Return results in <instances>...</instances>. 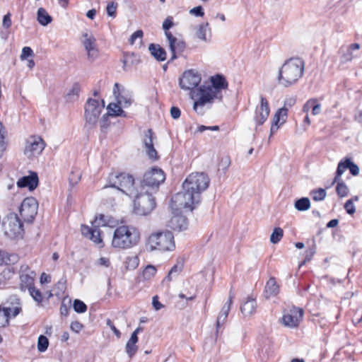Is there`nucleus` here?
Masks as SVG:
<instances>
[{
    "label": "nucleus",
    "mask_w": 362,
    "mask_h": 362,
    "mask_svg": "<svg viewBox=\"0 0 362 362\" xmlns=\"http://www.w3.org/2000/svg\"><path fill=\"white\" fill-rule=\"evenodd\" d=\"M81 91V87L78 83H75L71 88L66 95V100L67 102H73L78 99Z\"/></svg>",
    "instance_id": "nucleus-32"
},
{
    "label": "nucleus",
    "mask_w": 362,
    "mask_h": 362,
    "mask_svg": "<svg viewBox=\"0 0 362 362\" xmlns=\"http://www.w3.org/2000/svg\"><path fill=\"white\" fill-rule=\"evenodd\" d=\"M171 227L179 231L185 230L188 227V220L184 216H175L170 220Z\"/></svg>",
    "instance_id": "nucleus-28"
},
{
    "label": "nucleus",
    "mask_w": 362,
    "mask_h": 362,
    "mask_svg": "<svg viewBox=\"0 0 362 362\" xmlns=\"http://www.w3.org/2000/svg\"><path fill=\"white\" fill-rule=\"evenodd\" d=\"M352 161L351 158L345 157L339 162L334 175L335 181H337L340 177H341V175L346 169L349 170Z\"/></svg>",
    "instance_id": "nucleus-29"
},
{
    "label": "nucleus",
    "mask_w": 362,
    "mask_h": 362,
    "mask_svg": "<svg viewBox=\"0 0 362 362\" xmlns=\"http://www.w3.org/2000/svg\"><path fill=\"white\" fill-rule=\"evenodd\" d=\"M34 279L28 274H23L21 276V289L22 291H29L31 288L35 287Z\"/></svg>",
    "instance_id": "nucleus-33"
},
{
    "label": "nucleus",
    "mask_w": 362,
    "mask_h": 362,
    "mask_svg": "<svg viewBox=\"0 0 362 362\" xmlns=\"http://www.w3.org/2000/svg\"><path fill=\"white\" fill-rule=\"evenodd\" d=\"M349 173L353 176H356L359 174V168L358 166L352 161L351 165L349 168Z\"/></svg>",
    "instance_id": "nucleus-64"
},
{
    "label": "nucleus",
    "mask_w": 362,
    "mask_h": 362,
    "mask_svg": "<svg viewBox=\"0 0 362 362\" xmlns=\"http://www.w3.org/2000/svg\"><path fill=\"white\" fill-rule=\"evenodd\" d=\"M210 180L204 173H192L182 184V192L175 194L171 202L175 207L192 211L194 205L201 202V194L209 185Z\"/></svg>",
    "instance_id": "nucleus-1"
},
{
    "label": "nucleus",
    "mask_w": 362,
    "mask_h": 362,
    "mask_svg": "<svg viewBox=\"0 0 362 362\" xmlns=\"http://www.w3.org/2000/svg\"><path fill=\"white\" fill-rule=\"evenodd\" d=\"M126 352L129 358L134 356L137 351L136 344H132L131 341L128 340L125 346Z\"/></svg>",
    "instance_id": "nucleus-46"
},
{
    "label": "nucleus",
    "mask_w": 362,
    "mask_h": 362,
    "mask_svg": "<svg viewBox=\"0 0 362 362\" xmlns=\"http://www.w3.org/2000/svg\"><path fill=\"white\" fill-rule=\"evenodd\" d=\"M305 62L299 57H291L286 59L279 70L278 83L288 88L296 84L304 74Z\"/></svg>",
    "instance_id": "nucleus-2"
},
{
    "label": "nucleus",
    "mask_w": 362,
    "mask_h": 362,
    "mask_svg": "<svg viewBox=\"0 0 362 362\" xmlns=\"http://www.w3.org/2000/svg\"><path fill=\"white\" fill-rule=\"evenodd\" d=\"M86 39L83 45L87 51L88 57L92 60L96 58L98 55V49L95 48V39L94 37H88V35L86 33L83 35Z\"/></svg>",
    "instance_id": "nucleus-25"
},
{
    "label": "nucleus",
    "mask_w": 362,
    "mask_h": 362,
    "mask_svg": "<svg viewBox=\"0 0 362 362\" xmlns=\"http://www.w3.org/2000/svg\"><path fill=\"white\" fill-rule=\"evenodd\" d=\"M148 50L158 62H164L167 58L166 51L158 44L151 43L148 45Z\"/></svg>",
    "instance_id": "nucleus-24"
},
{
    "label": "nucleus",
    "mask_w": 362,
    "mask_h": 362,
    "mask_svg": "<svg viewBox=\"0 0 362 362\" xmlns=\"http://www.w3.org/2000/svg\"><path fill=\"white\" fill-rule=\"evenodd\" d=\"M141 239L137 228L132 225L117 226L113 233L111 246L119 250H129L136 246Z\"/></svg>",
    "instance_id": "nucleus-3"
},
{
    "label": "nucleus",
    "mask_w": 362,
    "mask_h": 362,
    "mask_svg": "<svg viewBox=\"0 0 362 362\" xmlns=\"http://www.w3.org/2000/svg\"><path fill=\"white\" fill-rule=\"evenodd\" d=\"M45 147V143L40 137H34L25 146V153H30V156L40 154Z\"/></svg>",
    "instance_id": "nucleus-20"
},
{
    "label": "nucleus",
    "mask_w": 362,
    "mask_h": 362,
    "mask_svg": "<svg viewBox=\"0 0 362 362\" xmlns=\"http://www.w3.org/2000/svg\"><path fill=\"white\" fill-rule=\"evenodd\" d=\"M279 292V286L274 277H271L266 283L264 287V296L266 298L276 296Z\"/></svg>",
    "instance_id": "nucleus-26"
},
{
    "label": "nucleus",
    "mask_w": 362,
    "mask_h": 362,
    "mask_svg": "<svg viewBox=\"0 0 362 362\" xmlns=\"http://www.w3.org/2000/svg\"><path fill=\"white\" fill-rule=\"evenodd\" d=\"M315 253V245H314L312 247L309 248L305 251V262H309Z\"/></svg>",
    "instance_id": "nucleus-58"
},
{
    "label": "nucleus",
    "mask_w": 362,
    "mask_h": 362,
    "mask_svg": "<svg viewBox=\"0 0 362 362\" xmlns=\"http://www.w3.org/2000/svg\"><path fill=\"white\" fill-rule=\"evenodd\" d=\"M321 112V105L318 103V100L317 98H315V103L313 104V108H312V115H317Z\"/></svg>",
    "instance_id": "nucleus-63"
},
{
    "label": "nucleus",
    "mask_w": 362,
    "mask_h": 362,
    "mask_svg": "<svg viewBox=\"0 0 362 362\" xmlns=\"http://www.w3.org/2000/svg\"><path fill=\"white\" fill-rule=\"evenodd\" d=\"M117 223V221L112 216L100 214L95 216V219L92 222V226L97 228L105 226L113 228Z\"/></svg>",
    "instance_id": "nucleus-22"
},
{
    "label": "nucleus",
    "mask_w": 362,
    "mask_h": 362,
    "mask_svg": "<svg viewBox=\"0 0 362 362\" xmlns=\"http://www.w3.org/2000/svg\"><path fill=\"white\" fill-rule=\"evenodd\" d=\"M173 19L172 16H168L163 23L162 27L164 30L165 37H167L168 33H172L169 30L174 25Z\"/></svg>",
    "instance_id": "nucleus-45"
},
{
    "label": "nucleus",
    "mask_w": 362,
    "mask_h": 362,
    "mask_svg": "<svg viewBox=\"0 0 362 362\" xmlns=\"http://www.w3.org/2000/svg\"><path fill=\"white\" fill-rule=\"evenodd\" d=\"M234 298V294L230 291L229 293V298L228 301L223 305L221 312L219 313L216 324V334L218 336L221 328L224 325L226 319L228 316L229 311L230 310L231 305Z\"/></svg>",
    "instance_id": "nucleus-16"
},
{
    "label": "nucleus",
    "mask_w": 362,
    "mask_h": 362,
    "mask_svg": "<svg viewBox=\"0 0 362 362\" xmlns=\"http://www.w3.org/2000/svg\"><path fill=\"white\" fill-rule=\"evenodd\" d=\"M38 176L36 173H32L28 176L20 178L17 182L19 188L28 187L30 191L34 190L38 185Z\"/></svg>",
    "instance_id": "nucleus-21"
},
{
    "label": "nucleus",
    "mask_w": 362,
    "mask_h": 362,
    "mask_svg": "<svg viewBox=\"0 0 362 362\" xmlns=\"http://www.w3.org/2000/svg\"><path fill=\"white\" fill-rule=\"evenodd\" d=\"M310 195L314 201H322L325 199L327 193L325 189L318 188L313 189L310 192Z\"/></svg>",
    "instance_id": "nucleus-38"
},
{
    "label": "nucleus",
    "mask_w": 362,
    "mask_h": 362,
    "mask_svg": "<svg viewBox=\"0 0 362 362\" xmlns=\"http://www.w3.org/2000/svg\"><path fill=\"white\" fill-rule=\"evenodd\" d=\"M283 235V229L279 227L275 228L270 236L271 243H272L273 244L278 243L281 240Z\"/></svg>",
    "instance_id": "nucleus-39"
},
{
    "label": "nucleus",
    "mask_w": 362,
    "mask_h": 362,
    "mask_svg": "<svg viewBox=\"0 0 362 362\" xmlns=\"http://www.w3.org/2000/svg\"><path fill=\"white\" fill-rule=\"evenodd\" d=\"M334 183H337L336 192L337 196L340 198L346 197L349 190L346 183L341 180V177H340L337 181H335L334 179L332 184Z\"/></svg>",
    "instance_id": "nucleus-31"
},
{
    "label": "nucleus",
    "mask_w": 362,
    "mask_h": 362,
    "mask_svg": "<svg viewBox=\"0 0 362 362\" xmlns=\"http://www.w3.org/2000/svg\"><path fill=\"white\" fill-rule=\"evenodd\" d=\"M189 13L197 17H202L204 15V9L202 6H196L189 11Z\"/></svg>",
    "instance_id": "nucleus-53"
},
{
    "label": "nucleus",
    "mask_w": 362,
    "mask_h": 362,
    "mask_svg": "<svg viewBox=\"0 0 362 362\" xmlns=\"http://www.w3.org/2000/svg\"><path fill=\"white\" fill-rule=\"evenodd\" d=\"M344 209L346 213L351 215L354 214L356 211V207L352 202V200H347L344 204Z\"/></svg>",
    "instance_id": "nucleus-49"
},
{
    "label": "nucleus",
    "mask_w": 362,
    "mask_h": 362,
    "mask_svg": "<svg viewBox=\"0 0 362 362\" xmlns=\"http://www.w3.org/2000/svg\"><path fill=\"white\" fill-rule=\"evenodd\" d=\"M108 117H109V115H107V114H105V115H103V117L100 121V128L103 132H105V130L110 125Z\"/></svg>",
    "instance_id": "nucleus-51"
},
{
    "label": "nucleus",
    "mask_w": 362,
    "mask_h": 362,
    "mask_svg": "<svg viewBox=\"0 0 362 362\" xmlns=\"http://www.w3.org/2000/svg\"><path fill=\"white\" fill-rule=\"evenodd\" d=\"M157 269L155 266L149 264L144 269L140 278L143 281L151 279L156 274Z\"/></svg>",
    "instance_id": "nucleus-35"
},
{
    "label": "nucleus",
    "mask_w": 362,
    "mask_h": 362,
    "mask_svg": "<svg viewBox=\"0 0 362 362\" xmlns=\"http://www.w3.org/2000/svg\"><path fill=\"white\" fill-rule=\"evenodd\" d=\"M11 16V15L10 13H8L4 16L2 25L6 29H8L11 26L12 22Z\"/></svg>",
    "instance_id": "nucleus-54"
},
{
    "label": "nucleus",
    "mask_w": 362,
    "mask_h": 362,
    "mask_svg": "<svg viewBox=\"0 0 362 362\" xmlns=\"http://www.w3.org/2000/svg\"><path fill=\"white\" fill-rule=\"evenodd\" d=\"M166 38L171 52V57L168 62V64H169L176 59L185 50L186 43L183 40H178L172 33H168Z\"/></svg>",
    "instance_id": "nucleus-13"
},
{
    "label": "nucleus",
    "mask_w": 362,
    "mask_h": 362,
    "mask_svg": "<svg viewBox=\"0 0 362 362\" xmlns=\"http://www.w3.org/2000/svg\"><path fill=\"white\" fill-rule=\"evenodd\" d=\"M5 129L0 122V149L4 151L6 148V142H5Z\"/></svg>",
    "instance_id": "nucleus-48"
},
{
    "label": "nucleus",
    "mask_w": 362,
    "mask_h": 362,
    "mask_svg": "<svg viewBox=\"0 0 362 362\" xmlns=\"http://www.w3.org/2000/svg\"><path fill=\"white\" fill-rule=\"evenodd\" d=\"M83 327V325L78 321L72 322L70 325L71 329L76 333H79Z\"/></svg>",
    "instance_id": "nucleus-57"
},
{
    "label": "nucleus",
    "mask_w": 362,
    "mask_h": 362,
    "mask_svg": "<svg viewBox=\"0 0 362 362\" xmlns=\"http://www.w3.org/2000/svg\"><path fill=\"white\" fill-rule=\"evenodd\" d=\"M310 207V199L307 197L298 199L295 202V208L300 211H306Z\"/></svg>",
    "instance_id": "nucleus-36"
},
{
    "label": "nucleus",
    "mask_w": 362,
    "mask_h": 362,
    "mask_svg": "<svg viewBox=\"0 0 362 362\" xmlns=\"http://www.w3.org/2000/svg\"><path fill=\"white\" fill-rule=\"evenodd\" d=\"M182 270L181 267H178L177 264L174 265L171 269L169 271L168 274L167 276V279L168 281H171L172 275L178 274Z\"/></svg>",
    "instance_id": "nucleus-55"
},
{
    "label": "nucleus",
    "mask_w": 362,
    "mask_h": 362,
    "mask_svg": "<svg viewBox=\"0 0 362 362\" xmlns=\"http://www.w3.org/2000/svg\"><path fill=\"white\" fill-rule=\"evenodd\" d=\"M113 94L116 98L117 103L121 107L124 108L129 107L132 103L133 99L131 93L124 90L120 92V86L118 83H115L113 88Z\"/></svg>",
    "instance_id": "nucleus-17"
},
{
    "label": "nucleus",
    "mask_w": 362,
    "mask_h": 362,
    "mask_svg": "<svg viewBox=\"0 0 362 362\" xmlns=\"http://www.w3.org/2000/svg\"><path fill=\"white\" fill-rule=\"evenodd\" d=\"M101 234L102 231L99 228H95L93 231H92V233L88 237L93 242L100 245V247H103L104 245Z\"/></svg>",
    "instance_id": "nucleus-37"
},
{
    "label": "nucleus",
    "mask_w": 362,
    "mask_h": 362,
    "mask_svg": "<svg viewBox=\"0 0 362 362\" xmlns=\"http://www.w3.org/2000/svg\"><path fill=\"white\" fill-rule=\"evenodd\" d=\"M201 75L194 69L185 71L180 78L179 85L183 90H192L201 82Z\"/></svg>",
    "instance_id": "nucleus-12"
},
{
    "label": "nucleus",
    "mask_w": 362,
    "mask_h": 362,
    "mask_svg": "<svg viewBox=\"0 0 362 362\" xmlns=\"http://www.w3.org/2000/svg\"><path fill=\"white\" fill-rule=\"evenodd\" d=\"M144 35V33L141 30H137L135 31L129 37V42L131 45H133L136 40V39L139 37H142Z\"/></svg>",
    "instance_id": "nucleus-56"
},
{
    "label": "nucleus",
    "mask_w": 362,
    "mask_h": 362,
    "mask_svg": "<svg viewBox=\"0 0 362 362\" xmlns=\"http://www.w3.org/2000/svg\"><path fill=\"white\" fill-rule=\"evenodd\" d=\"M119 107L120 106L117 103H110L107 107V115L114 117L113 112H117V110Z\"/></svg>",
    "instance_id": "nucleus-59"
},
{
    "label": "nucleus",
    "mask_w": 362,
    "mask_h": 362,
    "mask_svg": "<svg viewBox=\"0 0 362 362\" xmlns=\"http://www.w3.org/2000/svg\"><path fill=\"white\" fill-rule=\"evenodd\" d=\"M303 315L304 310L303 308L292 306L284 312L281 321L285 327L296 328L298 327L300 322L303 320Z\"/></svg>",
    "instance_id": "nucleus-11"
},
{
    "label": "nucleus",
    "mask_w": 362,
    "mask_h": 362,
    "mask_svg": "<svg viewBox=\"0 0 362 362\" xmlns=\"http://www.w3.org/2000/svg\"><path fill=\"white\" fill-rule=\"evenodd\" d=\"M270 112L269 103L267 98L262 95L260 97V104L257 105L254 116V120L257 126L262 125L267 119Z\"/></svg>",
    "instance_id": "nucleus-14"
},
{
    "label": "nucleus",
    "mask_w": 362,
    "mask_h": 362,
    "mask_svg": "<svg viewBox=\"0 0 362 362\" xmlns=\"http://www.w3.org/2000/svg\"><path fill=\"white\" fill-rule=\"evenodd\" d=\"M73 308L77 313H83L87 310V305L82 300L75 299L73 303Z\"/></svg>",
    "instance_id": "nucleus-42"
},
{
    "label": "nucleus",
    "mask_w": 362,
    "mask_h": 362,
    "mask_svg": "<svg viewBox=\"0 0 362 362\" xmlns=\"http://www.w3.org/2000/svg\"><path fill=\"white\" fill-rule=\"evenodd\" d=\"M147 248L151 251H171L175 247L174 236L171 231L165 230L151 234L148 239Z\"/></svg>",
    "instance_id": "nucleus-5"
},
{
    "label": "nucleus",
    "mask_w": 362,
    "mask_h": 362,
    "mask_svg": "<svg viewBox=\"0 0 362 362\" xmlns=\"http://www.w3.org/2000/svg\"><path fill=\"white\" fill-rule=\"evenodd\" d=\"M165 180V175L164 172L160 168L153 167L144 173L139 188L142 189V190H145V187L157 189Z\"/></svg>",
    "instance_id": "nucleus-9"
},
{
    "label": "nucleus",
    "mask_w": 362,
    "mask_h": 362,
    "mask_svg": "<svg viewBox=\"0 0 362 362\" xmlns=\"http://www.w3.org/2000/svg\"><path fill=\"white\" fill-rule=\"evenodd\" d=\"M9 320L10 317L8 315V310H4L2 305H0V328L8 325Z\"/></svg>",
    "instance_id": "nucleus-41"
},
{
    "label": "nucleus",
    "mask_w": 362,
    "mask_h": 362,
    "mask_svg": "<svg viewBox=\"0 0 362 362\" xmlns=\"http://www.w3.org/2000/svg\"><path fill=\"white\" fill-rule=\"evenodd\" d=\"M206 130L218 131L219 127L217 125H216V126L199 125L194 133H197V132L202 133Z\"/></svg>",
    "instance_id": "nucleus-47"
},
{
    "label": "nucleus",
    "mask_w": 362,
    "mask_h": 362,
    "mask_svg": "<svg viewBox=\"0 0 362 362\" xmlns=\"http://www.w3.org/2000/svg\"><path fill=\"white\" fill-rule=\"evenodd\" d=\"M37 213V202L34 197H26L22 202L19 207L20 217L16 215V221L18 223V231L23 230L22 220L27 223H32Z\"/></svg>",
    "instance_id": "nucleus-7"
},
{
    "label": "nucleus",
    "mask_w": 362,
    "mask_h": 362,
    "mask_svg": "<svg viewBox=\"0 0 362 362\" xmlns=\"http://www.w3.org/2000/svg\"><path fill=\"white\" fill-rule=\"evenodd\" d=\"M49 346V340L45 335H40L37 339V349L40 352H45Z\"/></svg>",
    "instance_id": "nucleus-40"
},
{
    "label": "nucleus",
    "mask_w": 362,
    "mask_h": 362,
    "mask_svg": "<svg viewBox=\"0 0 362 362\" xmlns=\"http://www.w3.org/2000/svg\"><path fill=\"white\" fill-rule=\"evenodd\" d=\"M33 51L30 47H24L22 49L21 58V59H25L29 57H33Z\"/></svg>",
    "instance_id": "nucleus-50"
},
{
    "label": "nucleus",
    "mask_w": 362,
    "mask_h": 362,
    "mask_svg": "<svg viewBox=\"0 0 362 362\" xmlns=\"http://www.w3.org/2000/svg\"><path fill=\"white\" fill-rule=\"evenodd\" d=\"M315 103V98H310L306 101L303 106V112L308 114L310 110H312L313 104Z\"/></svg>",
    "instance_id": "nucleus-52"
},
{
    "label": "nucleus",
    "mask_w": 362,
    "mask_h": 362,
    "mask_svg": "<svg viewBox=\"0 0 362 362\" xmlns=\"http://www.w3.org/2000/svg\"><path fill=\"white\" fill-rule=\"evenodd\" d=\"M30 295L32 296L33 300L36 301L38 304H40L42 300V295L40 290L35 288V287L31 288L30 290L28 291Z\"/></svg>",
    "instance_id": "nucleus-43"
},
{
    "label": "nucleus",
    "mask_w": 362,
    "mask_h": 362,
    "mask_svg": "<svg viewBox=\"0 0 362 362\" xmlns=\"http://www.w3.org/2000/svg\"><path fill=\"white\" fill-rule=\"evenodd\" d=\"M117 6H118L117 3H116L115 1H111V2L108 3L106 6L107 14L110 17L115 18L116 13H117Z\"/></svg>",
    "instance_id": "nucleus-44"
},
{
    "label": "nucleus",
    "mask_w": 362,
    "mask_h": 362,
    "mask_svg": "<svg viewBox=\"0 0 362 362\" xmlns=\"http://www.w3.org/2000/svg\"><path fill=\"white\" fill-rule=\"evenodd\" d=\"M155 138L154 132L151 129H147L144 135V145L146 148V153L149 158L153 160L158 159V153L153 146V139Z\"/></svg>",
    "instance_id": "nucleus-18"
},
{
    "label": "nucleus",
    "mask_w": 362,
    "mask_h": 362,
    "mask_svg": "<svg viewBox=\"0 0 362 362\" xmlns=\"http://www.w3.org/2000/svg\"><path fill=\"white\" fill-rule=\"evenodd\" d=\"M209 25L208 23H203L199 24L197 28L196 35L202 41L206 42L208 40L206 37V33L207 32L210 33L211 30Z\"/></svg>",
    "instance_id": "nucleus-34"
},
{
    "label": "nucleus",
    "mask_w": 362,
    "mask_h": 362,
    "mask_svg": "<svg viewBox=\"0 0 362 362\" xmlns=\"http://www.w3.org/2000/svg\"><path fill=\"white\" fill-rule=\"evenodd\" d=\"M288 110L286 107L279 108L275 113L270 129V136L275 134L279 127L287 119Z\"/></svg>",
    "instance_id": "nucleus-19"
},
{
    "label": "nucleus",
    "mask_w": 362,
    "mask_h": 362,
    "mask_svg": "<svg viewBox=\"0 0 362 362\" xmlns=\"http://www.w3.org/2000/svg\"><path fill=\"white\" fill-rule=\"evenodd\" d=\"M108 184L105 186L116 188L129 197H133L137 194L139 189L135 184L133 175L126 173H112L107 178Z\"/></svg>",
    "instance_id": "nucleus-4"
},
{
    "label": "nucleus",
    "mask_w": 362,
    "mask_h": 362,
    "mask_svg": "<svg viewBox=\"0 0 362 362\" xmlns=\"http://www.w3.org/2000/svg\"><path fill=\"white\" fill-rule=\"evenodd\" d=\"M1 305L4 310H8L10 318L16 317L22 310L21 300L16 295L9 296Z\"/></svg>",
    "instance_id": "nucleus-15"
},
{
    "label": "nucleus",
    "mask_w": 362,
    "mask_h": 362,
    "mask_svg": "<svg viewBox=\"0 0 362 362\" xmlns=\"http://www.w3.org/2000/svg\"><path fill=\"white\" fill-rule=\"evenodd\" d=\"M211 85H209L216 93H222V90L227 89L228 83L222 74H216L210 78Z\"/></svg>",
    "instance_id": "nucleus-23"
},
{
    "label": "nucleus",
    "mask_w": 362,
    "mask_h": 362,
    "mask_svg": "<svg viewBox=\"0 0 362 362\" xmlns=\"http://www.w3.org/2000/svg\"><path fill=\"white\" fill-rule=\"evenodd\" d=\"M104 107V100H101L100 104L96 99L88 98L85 106V118L86 123L90 126H95Z\"/></svg>",
    "instance_id": "nucleus-10"
},
{
    "label": "nucleus",
    "mask_w": 362,
    "mask_h": 362,
    "mask_svg": "<svg viewBox=\"0 0 362 362\" xmlns=\"http://www.w3.org/2000/svg\"><path fill=\"white\" fill-rule=\"evenodd\" d=\"M37 19L38 23L43 26L47 25L52 21V16L49 15L47 11L43 8H38L37 13Z\"/></svg>",
    "instance_id": "nucleus-30"
},
{
    "label": "nucleus",
    "mask_w": 362,
    "mask_h": 362,
    "mask_svg": "<svg viewBox=\"0 0 362 362\" xmlns=\"http://www.w3.org/2000/svg\"><path fill=\"white\" fill-rule=\"evenodd\" d=\"M134 199V212L136 215L146 216L156 206L155 198L148 190L137 189Z\"/></svg>",
    "instance_id": "nucleus-6"
},
{
    "label": "nucleus",
    "mask_w": 362,
    "mask_h": 362,
    "mask_svg": "<svg viewBox=\"0 0 362 362\" xmlns=\"http://www.w3.org/2000/svg\"><path fill=\"white\" fill-rule=\"evenodd\" d=\"M170 115L173 119H178L181 115V111L179 107L173 106L170 108Z\"/></svg>",
    "instance_id": "nucleus-61"
},
{
    "label": "nucleus",
    "mask_w": 362,
    "mask_h": 362,
    "mask_svg": "<svg viewBox=\"0 0 362 362\" xmlns=\"http://www.w3.org/2000/svg\"><path fill=\"white\" fill-rule=\"evenodd\" d=\"M191 97L194 101L193 109L198 112L199 107H203L207 103H212L215 99L221 101L223 99L222 93H216L208 86H201L191 92Z\"/></svg>",
    "instance_id": "nucleus-8"
},
{
    "label": "nucleus",
    "mask_w": 362,
    "mask_h": 362,
    "mask_svg": "<svg viewBox=\"0 0 362 362\" xmlns=\"http://www.w3.org/2000/svg\"><path fill=\"white\" fill-rule=\"evenodd\" d=\"M152 305L156 310H159L163 307V305L159 302L158 296L153 297Z\"/></svg>",
    "instance_id": "nucleus-62"
},
{
    "label": "nucleus",
    "mask_w": 362,
    "mask_h": 362,
    "mask_svg": "<svg viewBox=\"0 0 362 362\" xmlns=\"http://www.w3.org/2000/svg\"><path fill=\"white\" fill-rule=\"evenodd\" d=\"M257 303L255 299L249 297L240 306V311L244 316H250L256 312Z\"/></svg>",
    "instance_id": "nucleus-27"
},
{
    "label": "nucleus",
    "mask_w": 362,
    "mask_h": 362,
    "mask_svg": "<svg viewBox=\"0 0 362 362\" xmlns=\"http://www.w3.org/2000/svg\"><path fill=\"white\" fill-rule=\"evenodd\" d=\"M94 229H95V228L93 226H92V228H90L88 226L82 225V226H81V233L85 237H88V238L90 236V235L92 233V231H93Z\"/></svg>",
    "instance_id": "nucleus-60"
}]
</instances>
